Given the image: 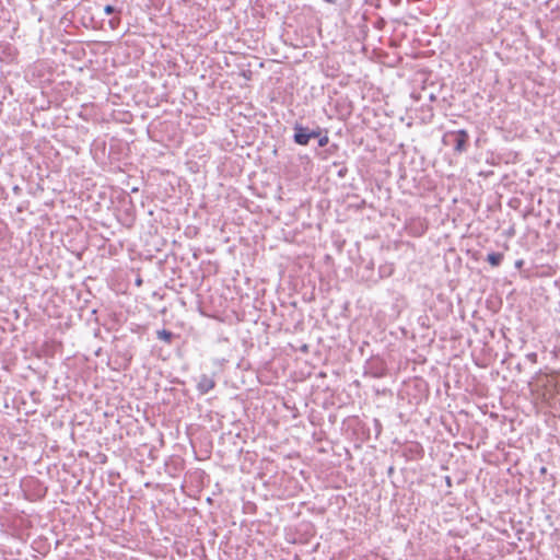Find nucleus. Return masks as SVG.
Here are the masks:
<instances>
[{
  "label": "nucleus",
  "mask_w": 560,
  "mask_h": 560,
  "mask_svg": "<svg viewBox=\"0 0 560 560\" xmlns=\"http://www.w3.org/2000/svg\"><path fill=\"white\" fill-rule=\"evenodd\" d=\"M158 339L166 342L167 345L172 343V340L174 338V334L166 329H161L156 331Z\"/></svg>",
  "instance_id": "obj_5"
},
{
  "label": "nucleus",
  "mask_w": 560,
  "mask_h": 560,
  "mask_svg": "<svg viewBox=\"0 0 560 560\" xmlns=\"http://www.w3.org/2000/svg\"><path fill=\"white\" fill-rule=\"evenodd\" d=\"M104 12L105 14L110 15L116 12V8L110 4H107L104 7Z\"/></svg>",
  "instance_id": "obj_7"
},
{
  "label": "nucleus",
  "mask_w": 560,
  "mask_h": 560,
  "mask_svg": "<svg viewBox=\"0 0 560 560\" xmlns=\"http://www.w3.org/2000/svg\"><path fill=\"white\" fill-rule=\"evenodd\" d=\"M394 471V467H389L388 474H392Z\"/></svg>",
  "instance_id": "obj_15"
},
{
  "label": "nucleus",
  "mask_w": 560,
  "mask_h": 560,
  "mask_svg": "<svg viewBox=\"0 0 560 560\" xmlns=\"http://www.w3.org/2000/svg\"><path fill=\"white\" fill-rule=\"evenodd\" d=\"M445 482H446V485H447L448 487H451V486H452V479H451V477H448V476H447V477L445 478Z\"/></svg>",
  "instance_id": "obj_12"
},
{
  "label": "nucleus",
  "mask_w": 560,
  "mask_h": 560,
  "mask_svg": "<svg viewBox=\"0 0 560 560\" xmlns=\"http://www.w3.org/2000/svg\"><path fill=\"white\" fill-rule=\"evenodd\" d=\"M526 358H527L530 362H533V363H536V362H537V353H535V352H530V353H528V354L526 355Z\"/></svg>",
  "instance_id": "obj_9"
},
{
  "label": "nucleus",
  "mask_w": 560,
  "mask_h": 560,
  "mask_svg": "<svg viewBox=\"0 0 560 560\" xmlns=\"http://www.w3.org/2000/svg\"><path fill=\"white\" fill-rule=\"evenodd\" d=\"M503 258L504 255L502 253L492 252L487 255L486 259L492 267H498L501 265Z\"/></svg>",
  "instance_id": "obj_4"
},
{
  "label": "nucleus",
  "mask_w": 560,
  "mask_h": 560,
  "mask_svg": "<svg viewBox=\"0 0 560 560\" xmlns=\"http://www.w3.org/2000/svg\"><path fill=\"white\" fill-rule=\"evenodd\" d=\"M120 22V19L119 18H114L109 21V25L112 28H115L116 25Z\"/></svg>",
  "instance_id": "obj_10"
},
{
  "label": "nucleus",
  "mask_w": 560,
  "mask_h": 560,
  "mask_svg": "<svg viewBox=\"0 0 560 560\" xmlns=\"http://www.w3.org/2000/svg\"><path fill=\"white\" fill-rule=\"evenodd\" d=\"M136 283H137V285H141L142 280H141L140 278H138V279H137V281H136Z\"/></svg>",
  "instance_id": "obj_14"
},
{
  "label": "nucleus",
  "mask_w": 560,
  "mask_h": 560,
  "mask_svg": "<svg viewBox=\"0 0 560 560\" xmlns=\"http://www.w3.org/2000/svg\"><path fill=\"white\" fill-rule=\"evenodd\" d=\"M324 1L327 3H330V4H335L337 2V0H324Z\"/></svg>",
  "instance_id": "obj_13"
},
{
  "label": "nucleus",
  "mask_w": 560,
  "mask_h": 560,
  "mask_svg": "<svg viewBox=\"0 0 560 560\" xmlns=\"http://www.w3.org/2000/svg\"><path fill=\"white\" fill-rule=\"evenodd\" d=\"M347 173H348V168L346 166H343L338 171L337 175H338V177L343 178L347 175Z\"/></svg>",
  "instance_id": "obj_8"
},
{
  "label": "nucleus",
  "mask_w": 560,
  "mask_h": 560,
  "mask_svg": "<svg viewBox=\"0 0 560 560\" xmlns=\"http://www.w3.org/2000/svg\"><path fill=\"white\" fill-rule=\"evenodd\" d=\"M540 471H541L542 474H545V472H546V468H545V467H542Z\"/></svg>",
  "instance_id": "obj_16"
},
{
  "label": "nucleus",
  "mask_w": 560,
  "mask_h": 560,
  "mask_svg": "<svg viewBox=\"0 0 560 560\" xmlns=\"http://www.w3.org/2000/svg\"><path fill=\"white\" fill-rule=\"evenodd\" d=\"M443 143L453 145L454 154H463L469 148V135L465 129L447 131L442 139Z\"/></svg>",
  "instance_id": "obj_1"
},
{
  "label": "nucleus",
  "mask_w": 560,
  "mask_h": 560,
  "mask_svg": "<svg viewBox=\"0 0 560 560\" xmlns=\"http://www.w3.org/2000/svg\"><path fill=\"white\" fill-rule=\"evenodd\" d=\"M214 386H215L214 380L209 377L206 374H202L199 377V381L197 383V389L199 390L200 394L209 393L211 389L214 388Z\"/></svg>",
  "instance_id": "obj_3"
},
{
  "label": "nucleus",
  "mask_w": 560,
  "mask_h": 560,
  "mask_svg": "<svg viewBox=\"0 0 560 560\" xmlns=\"http://www.w3.org/2000/svg\"><path fill=\"white\" fill-rule=\"evenodd\" d=\"M373 375H374V377H383V376L385 375V373H384V369H382V370H381V371H378V372H375Z\"/></svg>",
  "instance_id": "obj_11"
},
{
  "label": "nucleus",
  "mask_w": 560,
  "mask_h": 560,
  "mask_svg": "<svg viewBox=\"0 0 560 560\" xmlns=\"http://www.w3.org/2000/svg\"><path fill=\"white\" fill-rule=\"evenodd\" d=\"M293 131V142L299 145H307L312 139L320 136L322 128L319 126L316 128H310L300 122H295Z\"/></svg>",
  "instance_id": "obj_2"
},
{
  "label": "nucleus",
  "mask_w": 560,
  "mask_h": 560,
  "mask_svg": "<svg viewBox=\"0 0 560 560\" xmlns=\"http://www.w3.org/2000/svg\"><path fill=\"white\" fill-rule=\"evenodd\" d=\"M315 139L318 140V147H320V148L326 147L329 142L327 130H325L324 133L322 132L320 136L316 137Z\"/></svg>",
  "instance_id": "obj_6"
}]
</instances>
